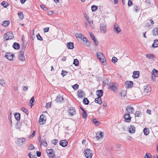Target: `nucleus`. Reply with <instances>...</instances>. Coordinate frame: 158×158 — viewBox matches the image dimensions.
I'll use <instances>...</instances> for the list:
<instances>
[{"label":"nucleus","mask_w":158,"mask_h":158,"mask_svg":"<svg viewBox=\"0 0 158 158\" xmlns=\"http://www.w3.org/2000/svg\"><path fill=\"white\" fill-rule=\"evenodd\" d=\"M97 56L98 59L103 65H106V64L105 58L102 52H98L97 53Z\"/></svg>","instance_id":"nucleus-1"},{"label":"nucleus","mask_w":158,"mask_h":158,"mask_svg":"<svg viewBox=\"0 0 158 158\" xmlns=\"http://www.w3.org/2000/svg\"><path fill=\"white\" fill-rule=\"evenodd\" d=\"M84 153L85 157L87 158H91L93 154L92 151L89 149L85 150Z\"/></svg>","instance_id":"nucleus-2"},{"label":"nucleus","mask_w":158,"mask_h":158,"mask_svg":"<svg viewBox=\"0 0 158 158\" xmlns=\"http://www.w3.org/2000/svg\"><path fill=\"white\" fill-rule=\"evenodd\" d=\"M14 37L13 33L10 31H9L4 35V37L6 40H9L12 39Z\"/></svg>","instance_id":"nucleus-3"},{"label":"nucleus","mask_w":158,"mask_h":158,"mask_svg":"<svg viewBox=\"0 0 158 158\" xmlns=\"http://www.w3.org/2000/svg\"><path fill=\"white\" fill-rule=\"evenodd\" d=\"M109 89L114 92H116L118 90L117 85L116 83H113L111 84Z\"/></svg>","instance_id":"nucleus-4"},{"label":"nucleus","mask_w":158,"mask_h":158,"mask_svg":"<svg viewBox=\"0 0 158 158\" xmlns=\"http://www.w3.org/2000/svg\"><path fill=\"white\" fill-rule=\"evenodd\" d=\"M25 141V139L23 138H18L16 142V143L19 146H22L23 143Z\"/></svg>","instance_id":"nucleus-5"},{"label":"nucleus","mask_w":158,"mask_h":158,"mask_svg":"<svg viewBox=\"0 0 158 158\" xmlns=\"http://www.w3.org/2000/svg\"><path fill=\"white\" fill-rule=\"evenodd\" d=\"M46 152L50 157H53L55 156L54 151L52 149L47 150Z\"/></svg>","instance_id":"nucleus-6"},{"label":"nucleus","mask_w":158,"mask_h":158,"mask_svg":"<svg viewBox=\"0 0 158 158\" xmlns=\"http://www.w3.org/2000/svg\"><path fill=\"white\" fill-rule=\"evenodd\" d=\"M126 110L127 113L130 114L133 113L134 109L131 106H128L126 107Z\"/></svg>","instance_id":"nucleus-7"},{"label":"nucleus","mask_w":158,"mask_h":158,"mask_svg":"<svg viewBox=\"0 0 158 158\" xmlns=\"http://www.w3.org/2000/svg\"><path fill=\"white\" fill-rule=\"evenodd\" d=\"M44 117L45 116L44 115L42 114L40 115L39 120V123L40 124L42 125L45 123L46 119Z\"/></svg>","instance_id":"nucleus-8"},{"label":"nucleus","mask_w":158,"mask_h":158,"mask_svg":"<svg viewBox=\"0 0 158 158\" xmlns=\"http://www.w3.org/2000/svg\"><path fill=\"white\" fill-rule=\"evenodd\" d=\"M151 88L149 85H146L144 86V92L148 93L151 92Z\"/></svg>","instance_id":"nucleus-9"},{"label":"nucleus","mask_w":158,"mask_h":158,"mask_svg":"<svg viewBox=\"0 0 158 158\" xmlns=\"http://www.w3.org/2000/svg\"><path fill=\"white\" fill-rule=\"evenodd\" d=\"M124 118L125 121L127 122H129L131 121V117L129 114H125Z\"/></svg>","instance_id":"nucleus-10"},{"label":"nucleus","mask_w":158,"mask_h":158,"mask_svg":"<svg viewBox=\"0 0 158 158\" xmlns=\"http://www.w3.org/2000/svg\"><path fill=\"white\" fill-rule=\"evenodd\" d=\"M121 29L119 27L118 25L117 24L114 25V31L117 34H118L121 31Z\"/></svg>","instance_id":"nucleus-11"},{"label":"nucleus","mask_w":158,"mask_h":158,"mask_svg":"<svg viewBox=\"0 0 158 158\" xmlns=\"http://www.w3.org/2000/svg\"><path fill=\"white\" fill-rule=\"evenodd\" d=\"M38 141L40 143V145H42L43 146L45 147L47 146V144L45 139H43L41 141V138L40 137L39 138H38Z\"/></svg>","instance_id":"nucleus-12"},{"label":"nucleus","mask_w":158,"mask_h":158,"mask_svg":"<svg viewBox=\"0 0 158 158\" xmlns=\"http://www.w3.org/2000/svg\"><path fill=\"white\" fill-rule=\"evenodd\" d=\"M101 31L102 33H105L106 30V25L105 24H101L100 26Z\"/></svg>","instance_id":"nucleus-13"},{"label":"nucleus","mask_w":158,"mask_h":158,"mask_svg":"<svg viewBox=\"0 0 158 158\" xmlns=\"http://www.w3.org/2000/svg\"><path fill=\"white\" fill-rule=\"evenodd\" d=\"M4 56L8 60H11L12 59L13 57L14 56V55L8 52L6 53V54Z\"/></svg>","instance_id":"nucleus-14"},{"label":"nucleus","mask_w":158,"mask_h":158,"mask_svg":"<svg viewBox=\"0 0 158 158\" xmlns=\"http://www.w3.org/2000/svg\"><path fill=\"white\" fill-rule=\"evenodd\" d=\"M78 97L79 98H82L85 96V94L83 91L81 89H79L77 92Z\"/></svg>","instance_id":"nucleus-15"},{"label":"nucleus","mask_w":158,"mask_h":158,"mask_svg":"<svg viewBox=\"0 0 158 158\" xmlns=\"http://www.w3.org/2000/svg\"><path fill=\"white\" fill-rule=\"evenodd\" d=\"M128 132L130 133H134L135 132V128L132 125H131L128 127Z\"/></svg>","instance_id":"nucleus-16"},{"label":"nucleus","mask_w":158,"mask_h":158,"mask_svg":"<svg viewBox=\"0 0 158 158\" xmlns=\"http://www.w3.org/2000/svg\"><path fill=\"white\" fill-rule=\"evenodd\" d=\"M68 142L66 140H61L60 142V144L63 147H65L68 145Z\"/></svg>","instance_id":"nucleus-17"},{"label":"nucleus","mask_w":158,"mask_h":158,"mask_svg":"<svg viewBox=\"0 0 158 158\" xmlns=\"http://www.w3.org/2000/svg\"><path fill=\"white\" fill-rule=\"evenodd\" d=\"M69 113L70 114L73 116L76 113V111L74 108L70 107L69 109Z\"/></svg>","instance_id":"nucleus-18"},{"label":"nucleus","mask_w":158,"mask_h":158,"mask_svg":"<svg viewBox=\"0 0 158 158\" xmlns=\"http://www.w3.org/2000/svg\"><path fill=\"white\" fill-rule=\"evenodd\" d=\"M103 137V132L100 131L99 134L97 133L95 138L97 140H99L100 138H102Z\"/></svg>","instance_id":"nucleus-19"},{"label":"nucleus","mask_w":158,"mask_h":158,"mask_svg":"<svg viewBox=\"0 0 158 158\" xmlns=\"http://www.w3.org/2000/svg\"><path fill=\"white\" fill-rule=\"evenodd\" d=\"M63 98L62 96H60L59 95L57 96L55 100L56 102L59 103L60 102H62L63 101Z\"/></svg>","instance_id":"nucleus-20"},{"label":"nucleus","mask_w":158,"mask_h":158,"mask_svg":"<svg viewBox=\"0 0 158 158\" xmlns=\"http://www.w3.org/2000/svg\"><path fill=\"white\" fill-rule=\"evenodd\" d=\"M66 46L69 49H73L74 47V44L72 42L67 43L66 44Z\"/></svg>","instance_id":"nucleus-21"},{"label":"nucleus","mask_w":158,"mask_h":158,"mask_svg":"<svg viewBox=\"0 0 158 158\" xmlns=\"http://www.w3.org/2000/svg\"><path fill=\"white\" fill-rule=\"evenodd\" d=\"M97 94L98 97L101 98L103 94V91L102 90H98L96 92Z\"/></svg>","instance_id":"nucleus-22"},{"label":"nucleus","mask_w":158,"mask_h":158,"mask_svg":"<svg viewBox=\"0 0 158 158\" xmlns=\"http://www.w3.org/2000/svg\"><path fill=\"white\" fill-rule=\"evenodd\" d=\"M139 76V71H134L133 72L132 77L133 78H136Z\"/></svg>","instance_id":"nucleus-23"},{"label":"nucleus","mask_w":158,"mask_h":158,"mask_svg":"<svg viewBox=\"0 0 158 158\" xmlns=\"http://www.w3.org/2000/svg\"><path fill=\"white\" fill-rule=\"evenodd\" d=\"M12 46L15 49L18 50L20 48V46L19 43L15 42L13 44Z\"/></svg>","instance_id":"nucleus-24"},{"label":"nucleus","mask_w":158,"mask_h":158,"mask_svg":"<svg viewBox=\"0 0 158 158\" xmlns=\"http://www.w3.org/2000/svg\"><path fill=\"white\" fill-rule=\"evenodd\" d=\"M95 103H97L99 105L101 104L102 103L101 98L100 97L96 98L95 100Z\"/></svg>","instance_id":"nucleus-25"},{"label":"nucleus","mask_w":158,"mask_h":158,"mask_svg":"<svg viewBox=\"0 0 158 158\" xmlns=\"http://www.w3.org/2000/svg\"><path fill=\"white\" fill-rule=\"evenodd\" d=\"M133 82L131 81H127L126 83V84L127 86V87L128 88H129L131 87L133 85Z\"/></svg>","instance_id":"nucleus-26"},{"label":"nucleus","mask_w":158,"mask_h":158,"mask_svg":"<svg viewBox=\"0 0 158 158\" xmlns=\"http://www.w3.org/2000/svg\"><path fill=\"white\" fill-rule=\"evenodd\" d=\"M143 115L142 113L139 111H137L135 113V117H141Z\"/></svg>","instance_id":"nucleus-27"},{"label":"nucleus","mask_w":158,"mask_h":158,"mask_svg":"<svg viewBox=\"0 0 158 158\" xmlns=\"http://www.w3.org/2000/svg\"><path fill=\"white\" fill-rule=\"evenodd\" d=\"M152 74L154 77H158V71L155 69H153L152 71Z\"/></svg>","instance_id":"nucleus-28"},{"label":"nucleus","mask_w":158,"mask_h":158,"mask_svg":"<svg viewBox=\"0 0 158 158\" xmlns=\"http://www.w3.org/2000/svg\"><path fill=\"white\" fill-rule=\"evenodd\" d=\"M19 59L21 61H24L25 60V57L23 54V52H21V53L19 56Z\"/></svg>","instance_id":"nucleus-29"},{"label":"nucleus","mask_w":158,"mask_h":158,"mask_svg":"<svg viewBox=\"0 0 158 158\" xmlns=\"http://www.w3.org/2000/svg\"><path fill=\"white\" fill-rule=\"evenodd\" d=\"M152 46L154 48L158 47V40H154Z\"/></svg>","instance_id":"nucleus-30"},{"label":"nucleus","mask_w":158,"mask_h":158,"mask_svg":"<svg viewBox=\"0 0 158 158\" xmlns=\"http://www.w3.org/2000/svg\"><path fill=\"white\" fill-rule=\"evenodd\" d=\"M143 132L144 135H148L149 133V129L146 127L144 128L143 130Z\"/></svg>","instance_id":"nucleus-31"},{"label":"nucleus","mask_w":158,"mask_h":158,"mask_svg":"<svg viewBox=\"0 0 158 158\" xmlns=\"http://www.w3.org/2000/svg\"><path fill=\"white\" fill-rule=\"evenodd\" d=\"M152 33L153 35L155 36L158 35V28L156 27L154 28Z\"/></svg>","instance_id":"nucleus-32"},{"label":"nucleus","mask_w":158,"mask_h":158,"mask_svg":"<svg viewBox=\"0 0 158 158\" xmlns=\"http://www.w3.org/2000/svg\"><path fill=\"white\" fill-rule=\"evenodd\" d=\"M15 117L17 121H19L20 118V114L19 113H16L15 114Z\"/></svg>","instance_id":"nucleus-33"},{"label":"nucleus","mask_w":158,"mask_h":158,"mask_svg":"<svg viewBox=\"0 0 158 158\" xmlns=\"http://www.w3.org/2000/svg\"><path fill=\"white\" fill-rule=\"evenodd\" d=\"M18 16L21 20H22L23 19V15L22 12L19 11L18 13Z\"/></svg>","instance_id":"nucleus-34"},{"label":"nucleus","mask_w":158,"mask_h":158,"mask_svg":"<svg viewBox=\"0 0 158 158\" xmlns=\"http://www.w3.org/2000/svg\"><path fill=\"white\" fill-rule=\"evenodd\" d=\"M10 23L9 21L6 20L3 22L2 25L4 27H6L9 25Z\"/></svg>","instance_id":"nucleus-35"},{"label":"nucleus","mask_w":158,"mask_h":158,"mask_svg":"<svg viewBox=\"0 0 158 158\" xmlns=\"http://www.w3.org/2000/svg\"><path fill=\"white\" fill-rule=\"evenodd\" d=\"M93 122L96 126L99 125L100 123V122L98 121L95 118H94Z\"/></svg>","instance_id":"nucleus-36"},{"label":"nucleus","mask_w":158,"mask_h":158,"mask_svg":"<svg viewBox=\"0 0 158 158\" xmlns=\"http://www.w3.org/2000/svg\"><path fill=\"white\" fill-rule=\"evenodd\" d=\"M83 102V103L85 105H88L89 102L87 98H85L84 99Z\"/></svg>","instance_id":"nucleus-37"},{"label":"nucleus","mask_w":158,"mask_h":158,"mask_svg":"<svg viewBox=\"0 0 158 158\" xmlns=\"http://www.w3.org/2000/svg\"><path fill=\"white\" fill-rule=\"evenodd\" d=\"M21 110L27 115L28 114V110L25 108L22 107L21 108Z\"/></svg>","instance_id":"nucleus-38"},{"label":"nucleus","mask_w":158,"mask_h":158,"mask_svg":"<svg viewBox=\"0 0 158 158\" xmlns=\"http://www.w3.org/2000/svg\"><path fill=\"white\" fill-rule=\"evenodd\" d=\"M34 98L33 97H32L29 101V103L30 104V106L31 107H32V106L34 105L33 103L34 102Z\"/></svg>","instance_id":"nucleus-39"},{"label":"nucleus","mask_w":158,"mask_h":158,"mask_svg":"<svg viewBox=\"0 0 158 158\" xmlns=\"http://www.w3.org/2000/svg\"><path fill=\"white\" fill-rule=\"evenodd\" d=\"M98 9V6L95 5H93L91 6V10L92 11H96Z\"/></svg>","instance_id":"nucleus-40"},{"label":"nucleus","mask_w":158,"mask_h":158,"mask_svg":"<svg viewBox=\"0 0 158 158\" xmlns=\"http://www.w3.org/2000/svg\"><path fill=\"white\" fill-rule=\"evenodd\" d=\"M120 94L122 97H124L126 94V92L125 90H122L121 91Z\"/></svg>","instance_id":"nucleus-41"},{"label":"nucleus","mask_w":158,"mask_h":158,"mask_svg":"<svg viewBox=\"0 0 158 158\" xmlns=\"http://www.w3.org/2000/svg\"><path fill=\"white\" fill-rule=\"evenodd\" d=\"M1 5L5 8L9 5L8 3L5 1H3L1 3Z\"/></svg>","instance_id":"nucleus-42"},{"label":"nucleus","mask_w":158,"mask_h":158,"mask_svg":"<svg viewBox=\"0 0 158 158\" xmlns=\"http://www.w3.org/2000/svg\"><path fill=\"white\" fill-rule=\"evenodd\" d=\"M73 64H74L76 66H78L79 65L78 60L77 59H75L74 60Z\"/></svg>","instance_id":"nucleus-43"},{"label":"nucleus","mask_w":158,"mask_h":158,"mask_svg":"<svg viewBox=\"0 0 158 158\" xmlns=\"http://www.w3.org/2000/svg\"><path fill=\"white\" fill-rule=\"evenodd\" d=\"M83 35L79 33H76L75 34V36L76 37L80 38H82Z\"/></svg>","instance_id":"nucleus-44"},{"label":"nucleus","mask_w":158,"mask_h":158,"mask_svg":"<svg viewBox=\"0 0 158 158\" xmlns=\"http://www.w3.org/2000/svg\"><path fill=\"white\" fill-rule=\"evenodd\" d=\"M92 40L94 41V43L95 46H98V41L97 40L96 38H95L94 39H93Z\"/></svg>","instance_id":"nucleus-45"},{"label":"nucleus","mask_w":158,"mask_h":158,"mask_svg":"<svg viewBox=\"0 0 158 158\" xmlns=\"http://www.w3.org/2000/svg\"><path fill=\"white\" fill-rule=\"evenodd\" d=\"M72 87L73 88L74 90H77L79 88L78 85L77 84H75L74 85L72 86Z\"/></svg>","instance_id":"nucleus-46"},{"label":"nucleus","mask_w":158,"mask_h":158,"mask_svg":"<svg viewBox=\"0 0 158 158\" xmlns=\"http://www.w3.org/2000/svg\"><path fill=\"white\" fill-rule=\"evenodd\" d=\"M118 60L117 58L116 57L114 56L112 57V61L114 64H115L117 62Z\"/></svg>","instance_id":"nucleus-47"},{"label":"nucleus","mask_w":158,"mask_h":158,"mask_svg":"<svg viewBox=\"0 0 158 158\" xmlns=\"http://www.w3.org/2000/svg\"><path fill=\"white\" fill-rule=\"evenodd\" d=\"M82 115L83 117L84 118H86L87 117V114L86 111L83 112Z\"/></svg>","instance_id":"nucleus-48"},{"label":"nucleus","mask_w":158,"mask_h":158,"mask_svg":"<svg viewBox=\"0 0 158 158\" xmlns=\"http://www.w3.org/2000/svg\"><path fill=\"white\" fill-rule=\"evenodd\" d=\"M146 56L149 59H152L154 58V56L153 54H148L146 55Z\"/></svg>","instance_id":"nucleus-49"},{"label":"nucleus","mask_w":158,"mask_h":158,"mask_svg":"<svg viewBox=\"0 0 158 158\" xmlns=\"http://www.w3.org/2000/svg\"><path fill=\"white\" fill-rule=\"evenodd\" d=\"M68 73V72L66 71H64L63 70H62V72L61 73V74L62 76L63 77H64L65 75H66Z\"/></svg>","instance_id":"nucleus-50"},{"label":"nucleus","mask_w":158,"mask_h":158,"mask_svg":"<svg viewBox=\"0 0 158 158\" xmlns=\"http://www.w3.org/2000/svg\"><path fill=\"white\" fill-rule=\"evenodd\" d=\"M5 84L6 83L4 80L2 79H0V84L1 85L3 86L5 85Z\"/></svg>","instance_id":"nucleus-51"},{"label":"nucleus","mask_w":158,"mask_h":158,"mask_svg":"<svg viewBox=\"0 0 158 158\" xmlns=\"http://www.w3.org/2000/svg\"><path fill=\"white\" fill-rule=\"evenodd\" d=\"M144 158H152L151 154L149 153H146L144 156Z\"/></svg>","instance_id":"nucleus-52"},{"label":"nucleus","mask_w":158,"mask_h":158,"mask_svg":"<svg viewBox=\"0 0 158 158\" xmlns=\"http://www.w3.org/2000/svg\"><path fill=\"white\" fill-rule=\"evenodd\" d=\"M21 125L20 123H17L15 126L16 128L17 129H20L21 128Z\"/></svg>","instance_id":"nucleus-53"},{"label":"nucleus","mask_w":158,"mask_h":158,"mask_svg":"<svg viewBox=\"0 0 158 158\" xmlns=\"http://www.w3.org/2000/svg\"><path fill=\"white\" fill-rule=\"evenodd\" d=\"M36 37L37 39L38 40L41 41L43 40V39L41 36L39 34H38L37 35H36Z\"/></svg>","instance_id":"nucleus-54"},{"label":"nucleus","mask_w":158,"mask_h":158,"mask_svg":"<svg viewBox=\"0 0 158 158\" xmlns=\"http://www.w3.org/2000/svg\"><path fill=\"white\" fill-rule=\"evenodd\" d=\"M51 142L52 144L56 145L58 143V141L57 139H55L52 140L51 141Z\"/></svg>","instance_id":"nucleus-55"},{"label":"nucleus","mask_w":158,"mask_h":158,"mask_svg":"<svg viewBox=\"0 0 158 158\" xmlns=\"http://www.w3.org/2000/svg\"><path fill=\"white\" fill-rule=\"evenodd\" d=\"M28 156L30 158H36L35 156V155H32L31 153H29L28 155Z\"/></svg>","instance_id":"nucleus-56"},{"label":"nucleus","mask_w":158,"mask_h":158,"mask_svg":"<svg viewBox=\"0 0 158 158\" xmlns=\"http://www.w3.org/2000/svg\"><path fill=\"white\" fill-rule=\"evenodd\" d=\"M86 19L87 20L88 23L91 26H92V25L93 23V21H89V18L87 17V18H86Z\"/></svg>","instance_id":"nucleus-57"},{"label":"nucleus","mask_w":158,"mask_h":158,"mask_svg":"<svg viewBox=\"0 0 158 158\" xmlns=\"http://www.w3.org/2000/svg\"><path fill=\"white\" fill-rule=\"evenodd\" d=\"M51 106V103L50 102L47 103L45 107L47 108L50 107Z\"/></svg>","instance_id":"nucleus-58"},{"label":"nucleus","mask_w":158,"mask_h":158,"mask_svg":"<svg viewBox=\"0 0 158 158\" xmlns=\"http://www.w3.org/2000/svg\"><path fill=\"white\" fill-rule=\"evenodd\" d=\"M49 27H45L44 29V32H47L49 31Z\"/></svg>","instance_id":"nucleus-59"},{"label":"nucleus","mask_w":158,"mask_h":158,"mask_svg":"<svg viewBox=\"0 0 158 158\" xmlns=\"http://www.w3.org/2000/svg\"><path fill=\"white\" fill-rule=\"evenodd\" d=\"M132 5V2L130 0H129L128 2V6H131Z\"/></svg>","instance_id":"nucleus-60"},{"label":"nucleus","mask_w":158,"mask_h":158,"mask_svg":"<svg viewBox=\"0 0 158 158\" xmlns=\"http://www.w3.org/2000/svg\"><path fill=\"white\" fill-rule=\"evenodd\" d=\"M103 83L105 85V84H107V85L109 83V81H108V80H107V79L103 81Z\"/></svg>","instance_id":"nucleus-61"},{"label":"nucleus","mask_w":158,"mask_h":158,"mask_svg":"<svg viewBox=\"0 0 158 158\" xmlns=\"http://www.w3.org/2000/svg\"><path fill=\"white\" fill-rule=\"evenodd\" d=\"M89 34L90 36L91 39H92V40L95 38V36L91 32H89Z\"/></svg>","instance_id":"nucleus-62"},{"label":"nucleus","mask_w":158,"mask_h":158,"mask_svg":"<svg viewBox=\"0 0 158 158\" xmlns=\"http://www.w3.org/2000/svg\"><path fill=\"white\" fill-rule=\"evenodd\" d=\"M34 146L32 144H31L30 145V146L29 147V149L30 150H33L34 149Z\"/></svg>","instance_id":"nucleus-63"},{"label":"nucleus","mask_w":158,"mask_h":158,"mask_svg":"<svg viewBox=\"0 0 158 158\" xmlns=\"http://www.w3.org/2000/svg\"><path fill=\"white\" fill-rule=\"evenodd\" d=\"M36 155L38 157H40L41 155V153L39 151L36 152Z\"/></svg>","instance_id":"nucleus-64"}]
</instances>
